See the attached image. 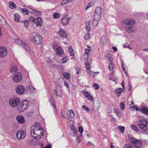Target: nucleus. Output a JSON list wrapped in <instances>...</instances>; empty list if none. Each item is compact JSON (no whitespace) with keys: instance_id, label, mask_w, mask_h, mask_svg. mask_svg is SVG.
<instances>
[{"instance_id":"1","label":"nucleus","mask_w":148,"mask_h":148,"mask_svg":"<svg viewBox=\"0 0 148 148\" xmlns=\"http://www.w3.org/2000/svg\"><path fill=\"white\" fill-rule=\"evenodd\" d=\"M44 131L40 123H36L31 130V134L32 136L36 139H40L43 136Z\"/></svg>"},{"instance_id":"2","label":"nucleus","mask_w":148,"mask_h":148,"mask_svg":"<svg viewBox=\"0 0 148 148\" xmlns=\"http://www.w3.org/2000/svg\"><path fill=\"white\" fill-rule=\"evenodd\" d=\"M31 41H32L35 44L38 45L42 43V38L41 36L37 33L33 32L30 35Z\"/></svg>"},{"instance_id":"3","label":"nucleus","mask_w":148,"mask_h":148,"mask_svg":"<svg viewBox=\"0 0 148 148\" xmlns=\"http://www.w3.org/2000/svg\"><path fill=\"white\" fill-rule=\"evenodd\" d=\"M137 124L141 131L144 132L148 131V121L144 119L140 120Z\"/></svg>"},{"instance_id":"4","label":"nucleus","mask_w":148,"mask_h":148,"mask_svg":"<svg viewBox=\"0 0 148 148\" xmlns=\"http://www.w3.org/2000/svg\"><path fill=\"white\" fill-rule=\"evenodd\" d=\"M29 102L27 99L23 100L21 103L17 106V110L19 112H23L28 107Z\"/></svg>"},{"instance_id":"5","label":"nucleus","mask_w":148,"mask_h":148,"mask_svg":"<svg viewBox=\"0 0 148 148\" xmlns=\"http://www.w3.org/2000/svg\"><path fill=\"white\" fill-rule=\"evenodd\" d=\"M20 100L18 98L14 97L10 98L9 101V103L11 106L15 107L20 104Z\"/></svg>"},{"instance_id":"6","label":"nucleus","mask_w":148,"mask_h":148,"mask_svg":"<svg viewBox=\"0 0 148 148\" xmlns=\"http://www.w3.org/2000/svg\"><path fill=\"white\" fill-rule=\"evenodd\" d=\"M131 144L134 148H140L142 145L141 141L139 140L132 137L130 139Z\"/></svg>"},{"instance_id":"7","label":"nucleus","mask_w":148,"mask_h":148,"mask_svg":"<svg viewBox=\"0 0 148 148\" xmlns=\"http://www.w3.org/2000/svg\"><path fill=\"white\" fill-rule=\"evenodd\" d=\"M53 48L55 50L56 54L60 56H63L64 53L63 50L58 45H53Z\"/></svg>"},{"instance_id":"8","label":"nucleus","mask_w":148,"mask_h":148,"mask_svg":"<svg viewBox=\"0 0 148 148\" xmlns=\"http://www.w3.org/2000/svg\"><path fill=\"white\" fill-rule=\"evenodd\" d=\"M22 78L21 74L19 72H17L14 73L13 79L16 82H19L22 80Z\"/></svg>"},{"instance_id":"9","label":"nucleus","mask_w":148,"mask_h":148,"mask_svg":"<svg viewBox=\"0 0 148 148\" xmlns=\"http://www.w3.org/2000/svg\"><path fill=\"white\" fill-rule=\"evenodd\" d=\"M26 135L25 131L24 130H20L16 134L17 138L19 140L24 138Z\"/></svg>"},{"instance_id":"10","label":"nucleus","mask_w":148,"mask_h":148,"mask_svg":"<svg viewBox=\"0 0 148 148\" xmlns=\"http://www.w3.org/2000/svg\"><path fill=\"white\" fill-rule=\"evenodd\" d=\"M101 9L100 7H97L96 8L94 15L95 17L97 19H99L101 13Z\"/></svg>"},{"instance_id":"11","label":"nucleus","mask_w":148,"mask_h":148,"mask_svg":"<svg viewBox=\"0 0 148 148\" xmlns=\"http://www.w3.org/2000/svg\"><path fill=\"white\" fill-rule=\"evenodd\" d=\"M16 89L17 93L19 95H21L24 92L25 88L23 86L18 85L16 87Z\"/></svg>"},{"instance_id":"12","label":"nucleus","mask_w":148,"mask_h":148,"mask_svg":"<svg viewBox=\"0 0 148 148\" xmlns=\"http://www.w3.org/2000/svg\"><path fill=\"white\" fill-rule=\"evenodd\" d=\"M7 54V50L4 47H0V58L5 57Z\"/></svg>"},{"instance_id":"13","label":"nucleus","mask_w":148,"mask_h":148,"mask_svg":"<svg viewBox=\"0 0 148 148\" xmlns=\"http://www.w3.org/2000/svg\"><path fill=\"white\" fill-rule=\"evenodd\" d=\"M58 34L61 37L66 38H67L68 34L66 31L63 29H60L58 32Z\"/></svg>"},{"instance_id":"14","label":"nucleus","mask_w":148,"mask_h":148,"mask_svg":"<svg viewBox=\"0 0 148 148\" xmlns=\"http://www.w3.org/2000/svg\"><path fill=\"white\" fill-rule=\"evenodd\" d=\"M123 23L127 25L134 24L135 23V21L132 19L129 18L125 19L123 21Z\"/></svg>"},{"instance_id":"15","label":"nucleus","mask_w":148,"mask_h":148,"mask_svg":"<svg viewBox=\"0 0 148 148\" xmlns=\"http://www.w3.org/2000/svg\"><path fill=\"white\" fill-rule=\"evenodd\" d=\"M71 19V18L65 15L62 20V24L64 25H67Z\"/></svg>"},{"instance_id":"16","label":"nucleus","mask_w":148,"mask_h":148,"mask_svg":"<svg viewBox=\"0 0 148 148\" xmlns=\"http://www.w3.org/2000/svg\"><path fill=\"white\" fill-rule=\"evenodd\" d=\"M17 121L21 124H23L25 122V119L21 115L18 116L16 117Z\"/></svg>"},{"instance_id":"17","label":"nucleus","mask_w":148,"mask_h":148,"mask_svg":"<svg viewBox=\"0 0 148 148\" xmlns=\"http://www.w3.org/2000/svg\"><path fill=\"white\" fill-rule=\"evenodd\" d=\"M36 25L37 27H40L42 25V21L41 18H37L36 20Z\"/></svg>"},{"instance_id":"18","label":"nucleus","mask_w":148,"mask_h":148,"mask_svg":"<svg viewBox=\"0 0 148 148\" xmlns=\"http://www.w3.org/2000/svg\"><path fill=\"white\" fill-rule=\"evenodd\" d=\"M84 95L86 97H87L88 100L92 101L93 99L92 97L88 92H84Z\"/></svg>"},{"instance_id":"19","label":"nucleus","mask_w":148,"mask_h":148,"mask_svg":"<svg viewBox=\"0 0 148 148\" xmlns=\"http://www.w3.org/2000/svg\"><path fill=\"white\" fill-rule=\"evenodd\" d=\"M91 22V21L90 20L88 22H87L86 23V29L87 31L88 32H90L91 30L90 25Z\"/></svg>"},{"instance_id":"20","label":"nucleus","mask_w":148,"mask_h":148,"mask_svg":"<svg viewBox=\"0 0 148 148\" xmlns=\"http://www.w3.org/2000/svg\"><path fill=\"white\" fill-rule=\"evenodd\" d=\"M14 42L16 44H17L22 47L23 43H24L23 41L18 38L14 39Z\"/></svg>"},{"instance_id":"21","label":"nucleus","mask_w":148,"mask_h":148,"mask_svg":"<svg viewBox=\"0 0 148 148\" xmlns=\"http://www.w3.org/2000/svg\"><path fill=\"white\" fill-rule=\"evenodd\" d=\"M114 110L118 118L119 119H120L121 117V114L119 110L115 108L114 109Z\"/></svg>"},{"instance_id":"22","label":"nucleus","mask_w":148,"mask_h":148,"mask_svg":"<svg viewBox=\"0 0 148 148\" xmlns=\"http://www.w3.org/2000/svg\"><path fill=\"white\" fill-rule=\"evenodd\" d=\"M22 47H23L27 51H30V49L29 47L25 42L22 45Z\"/></svg>"},{"instance_id":"23","label":"nucleus","mask_w":148,"mask_h":148,"mask_svg":"<svg viewBox=\"0 0 148 148\" xmlns=\"http://www.w3.org/2000/svg\"><path fill=\"white\" fill-rule=\"evenodd\" d=\"M122 89L121 88H119L115 90L114 92L116 94L117 96L119 97L120 96L121 93L122 92Z\"/></svg>"},{"instance_id":"24","label":"nucleus","mask_w":148,"mask_h":148,"mask_svg":"<svg viewBox=\"0 0 148 148\" xmlns=\"http://www.w3.org/2000/svg\"><path fill=\"white\" fill-rule=\"evenodd\" d=\"M141 112L145 114L148 115V108L145 107H143L141 110Z\"/></svg>"},{"instance_id":"25","label":"nucleus","mask_w":148,"mask_h":148,"mask_svg":"<svg viewBox=\"0 0 148 148\" xmlns=\"http://www.w3.org/2000/svg\"><path fill=\"white\" fill-rule=\"evenodd\" d=\"M21 13L24 15H27L28 12V10L25 9H20Z\"/></svg>"},{"instance_id":"26","label":"nucleus","mask_w":148,"mask_h":148,"mask_svg":"<svg viewBox=\"0 0 148 148\" xmlns=\"http://www.w3.org/2000/svg\"><path fill=\"white\" fill-rule=\"evenodd\" d=\"M14 19L15 21L16 22L19 21L20 17L19 15L17 13L14 14Z\"/></svg>"},{"instance_id":"27","label":"nucleus","mask_w":148,"mask_h":148,"mask_svg":"<svg viewBox=\"0 0 148 148\" xmlns=\"http://www.w3.org/2000/svg\"><path fill=\"white\" fill-rule=\"evenodd\" d=\"M99 19H97L95 17H94V20L92 23V26L94 27H95L98 24V21Z\"/></svg>"},{"instance_id":"28","label":"nucleus","mask_w":148,"mask_h":148,"mask_svg":"<svg viewBox=\"0 0 148 148\" xmlns=\"http://www.w3.org/2000/svg\"><path fill=\"white\" fill-rule=\"evenodd\" d=\"M17 71V68L16 66H14L12 68H11L10 71L12 73H17L16 72Z\"/></svg>"},{"instance_id":"29","label":"nucleus","mask_w":148,"mask_h":148,"mask_svg":"<svg viewBox=\"0 0 148 148\" xmlns=\"http://www.w3.org/2000/svg\"><path fill=\"white\" fill-rule=\"evenodd\" d=\"M101 41L102 44L104 45L106 43V39L104 36H103L101 38Z\"/></svg>"},{"instance_id":"30","label":"nucleus","mask_w":148,"mask_h":148,"mask_svg":"<svg viewBox=\"0 0 148 148\" xmlns=\"http://www.w3.org/2000/svg\"><path fill=\"white\" fill-rule=\"evenodd\" d=\"M9 7L11 9H14L16 8V4L12 2H10L9 3Z\"/></svg>"},{"instance_id":"31","label":"nucleus","mask_w":148,"mask_h":148,"mask_svg":"<svg viewBox=\"0 0 148 148\" xmlns=\"http://www.w3.org/2000/svg\"><path fill=\"white\" fill-rule=\"evenodd\" d=\"M64 77L66 79H69L70 78V76L68 73H64L63 74Z\"/></svg>"},{"instance_id":"32","label":"nucleus","mask_w":148,"mask_h":148,"mask_svg":"<svg viewBox=\"0 0 148 148\" xmlns=\"http://www.w3.org/2000/svg\"><path fill=\"white\" fill-rule=\"evenodd\" d=\"M131 128L133 130H134L136 131L137 132L138 131V127L134 124H132L130 125Z\"/></svg>"},{"instance_id":"33","label":"nucleus","mask_w":148,"mask_h":148,"mask_svg":"<svg viewBox=\"0 0 148 148\" xmlns=\"http://www.w3.org/2000/svg\"><path fill=\"white\" fill-rule=\"evenodd\" d=\"M127 31L128 32H134V30L133 29V27L131 26H128L126 28Z\"/></svg>"},{"instance_id":"34","label":"nucleus","mask_w":148,"mask_h":148,"mask_svg":"<svg viewBox=\"0 0 148 148\" xmlns=\"http://www.w3.org/2000/svg\"><path fill=\"white\" fill-rule=\"evenodd\" d=\"M60 15L59 13H54L53 14L54 18L56 19L58 18H60Z\"/></svg>"},{"instance_id":"35","label":"nucleus","mask_w":148,"mask_h":148,"mask_svg":"<svg viewBox=\"0 0 148 148\" xmlns=\"http://www.w3.org/2000/svg\"><path fill=\"white\" fill-rule=\"evenodd\" d=\"M54 98L52 96L51 97V99H50V102L51 104V105H53V106L55 108H56L54 104Z\"/></svg>"},{"instance_id":"36","label":"nucleus","mask_w":148,"mask_h":148,"mask_svg":"<svg viewBox=\"0 0 148 148\" xmlns=\"http://www.w3.org/2000/svg\"><path fill=\"white\" fill-rule=\"evenodd\" d=\"M120 107L121 110H123L125 108V105L123 102H121L120 104Z\"/></svg>"},{"instance_id":"37","label":"nucleus","mask_w":148,"mask_h":148,"mask_svg":"<svg viewBox=\"0 0 148 148\" xmlns=\"http://www.w3.org/2000/svg\"><path fill=\"white\" fill-rule=\"evenodd\" d=\"M69 112L70 113V116L72 118H73L75 116V114L73 112L72 110H69Z\"/></svg>"},{"instance_id":"38","label":"nucleus","mask_w":148,"mask_h":148,"mask_svg":"<svg viewBox=\"0 0 148 148\" xmlns=\"http://www.w3.org/2000/svg\"><path fill=\"white\" fill-rule=\"evenodd\" d=\"M29 89L31 91H32V92H34V93H35L36 92V89L34 88L32 86H30L29 87Z\"/></svg>"},{"instance_id":"39","label":"nucleus","mask_w":148,"mask_h":148,"mask_svg":"<svg viewBox=\"0 0 148 148\" xmlns=\"http://www.w3.org/2000/svg\"><path fill=\"white\" fill-rule=\"evenodd\" d=\"M119 129L120 130V131L122 133H123L125 131V127H122L121 126H119L118 127Z\"/></svg>"},{"instance_id":"40","label":"nucleus","mask_w":148,"mask_h":148,"mask_svg":"<svg viewBox=\"0 0 148 148\" xmlns=\"http://www.w3.org/2000/svg\"><path fill=\"white\" fill-rule=\"evenodd\" d=\"M123 148H133L132 145L129 144H127L125 145L124 146Z\"/></svg>"},{"instance_id":"41","label":"nucleus","mask_w":148,"mask_h":148,"mask_svg":"<svg viewBox=\"0 0 148 148\" xmlns=\"http://www.w3.org/2000/svg\"><path fill=\"white\" fill-rule=\"evenodd\" d=\"M41 14V12L40 11L36 10H35V12L34 14L37 16L40 15Z\"/></svg>"},{"instance_id":"42","label":"nucleus","mask_w":148,"mask_h":148,"mask_svg":"<svg viewBox=\"0 0 148 148\" xmlns=\"http://www.w3.org/2000/svg\"><path fill=\"white\" fill-rule=\"evenodd\" d=\"M23 22L26 28H27L28 27V21L27 20H25L23 21Z\"/></svg>"},{"instance_id":"43","label":"nucleus","mask_w":148,"mask_h":148,"mask_svg":"<svg viewBox=\"0 0 148 148\" xmlns=\"http://www.w3.org/2000/svg\"><path fill=\"white\" fill-rule=\"evenodd\" d=\"M69 3L67 0H63L61 3V4L62 5H64Z\"/></svg>"},{"instance_id":"44","label":"nucleus","mask_w":148,"mask_h":148,"mask_svg":"<svg viewBox=\"0 0 148 148\" xmlns=\"http://www.w3.org/2000/svg\"><path fill=\"white\" fill-rule=\"evenodd\" d=\"M93 4L92 3H89L87 5L85 9V10H86L88 9L93 6Z\"/></svg>"},{"instance_id":"45","label":"nucleus","mask_w":148,"mask_h":148,"mask_svg":"<svg viewBox=\"0 0 148 148\" xmlns=\"http://www.w3.org/2000/svg\"><path fill=\"white\" fill-rule=\"evenodd\" d=\"M93 88L95 89H98L99 88V85L97 84L94 83L93 85Z\"/></svg>"},{"instance_id":"46","label":"nucleus","mask_w":148,"mask_h":148,"mask_svg":"<svg viewBox=\"0 0 148 148\" xmlns=\"http://www.w3.org/2000/svg\"><path fill=\"white\" fill-rule=\"evenodd\" d=\"M71 131L74 132H77V131L76 128H75V127L74 125H73L71 126Z\"/></svg>"},{"instance_id":"47","label":"nucleus","mask_w":148,"mask_h":148,"mask_svg":"<svg viewBox=\"0 0 148 148\" xmlns=\"http://www.w3.org/2000/svg\"><path fill=\"white\" fill-rule=\"evenodd\" d=\"M36 21L35 18L32 16H31L29 18V21L31 22H34Z\"/></svg>"},{"instance_id":"48","label":"nucleus","mask_w":148,"mask_h":148,"mask_svg":"<svg viewBox=\"0 0 148 148\" xmlns=\"http://www.w3.org/2000/svg\"><path fill=\"white\" fill-rule=\"evenodd\" d=\"M90 34L89 33L85 35L84 37V38L85 40H88L90 38Z\"/></svg>"},{"instance_id":"49","label":"nucleus","mask_w":148,"mask_h":148,"mask_svg":"<svg viewBox=\"0 0 148 148\" xmlns=\"http://www.w3.org/2000/svg\"><path fill=\"white\" fill-rule=\"evenodd\" d=\"M83 109L85 110L87 112L88 111H89V109L86 106L83 105L82 107Z\"/></svg>"},{"instance_id":"50","label":"nucleus","mask_w":148,"mask_h":148,"mask_svg":"<svg viewBox=\"0 0 148 148\" xmlns=\"http://www.w3.org/2000/svg\"><path fill=\"white\" fill-rule=\"evenodd\" d=\"M88 57V54L84 53L83 56V58L85 60Z\"/></svg>"},{"instance_id":"51","label":"nucleus","mask_w":148,"mask_h":148,"mask_svg":"<svg viewBox=\"0 0 148 148\" xmlns=\"http://www.w3.org/2000/svg\"><path fill=\"white\" fill-rule=\"evenodd\" d=\"M112 111V108L110 107H108L107 109V111L109 113H110Z\"/></svg>"},{"instance_id":"52","label":"nucleus","mask_w":148,"mask_h":148,"mask_svg":"<svg viewBox=\"0 0 148 148\" xmlns=\"http://www.w3.org/2000/svg\"><path fill=\"white\" fill-rule=\"evenodd\" d=\"M108 69L110 71H111L113 69L112 65V63L109 64Z\"/></svg>"},{"instance_id":"53","label":"nucleus","mask_w":148,"mask_h":148,"mask_svg":"<svg viewBox=\"0 0 148 148\" xmlns=\"http://www.w3.org/2000/svg\"><path fill=\"white\" fill-rule=\"evenodd\" d=\"M83 131V129L82 127H80L79 128V132L81 134H82Z\"/></svg>"},{"instance_id":"54","label":"nucleus","mask_w":148,"mask_h":148,"mask_svg":"<svg viewBox=\"0 0 148 148\" xmlns=\"http://www.w3.org/2000/svg\"><path fill=\"white\" fill-rule=\"evenodd\" d=\"M66 61V59L65 57L63 58L61 60V62L63 63H64Z\"/></svg>"},{"instance_id":"55","label":"nucleus","mask_w":148,"mask_h":148,"mask_svg":"<svg viewBox=\"0 0 148 148\" xmlns=\"http://www.w3.org/2000/svg\"><path fill=\"white\" fill-rule=\"evenodd\" d=\"M90 51V49H85V53L88 54V53Z\"/></svg>"},{"instance_id":"56","label":"nucleus","mask_w":148,"mask_h":148,"mask_svg":"<svg viewBox=\"0 0 148 148\" xmlns=\"http://www.w3.org/2000/svg\"><path fill=\"white\" fill-rule=\"evenodd\" d=\"M71 133H70V135L71 136L74 137L75 136V135H76V133L77 132H74L73 131H71Z\"/></svg>"},{"instance_id":"57","label":"nucleus","mask_w":148,"mask_h":148,"mask_svg":"<svg viewBox=\"0 0 148 148\" xmlns=\"http://www.w3.org/2000/svg\"><path fill=\"white\" fill-rule=\"evenodd\" d=\"M90 73V75L92 77H94V73L95 72L92 71H90L89 72Z\"/></svg>"},{"instance_id":"58","label":"nucleus","mask_w":148,"mask_h":148,"mask_svg":"<svg viewBox=\"0 0 148 148\" xmlns=\"http://www.w3.org/2000/svg\"><path fill=\"white\" fill-rule=\"evenodd\" d=\"M85 64L86 65V69L88 70L89 68V63H86Z\"/></svg>"},{"instance_id":"59","label":"nucleus","mask_w":148,"mask_h":148,"mask_svg":"<svg viewBox=\"0 0 148 148\" xmlns=\"http://www.w3.org/2000/svg\"><path fill=\"white\" fill-rule=\"evenodd\" d=\"M112 48L113 49L114 51L115 52L116 51H118L116 47H112Z\"/></svg>"},{"instance_id":"60","label":"nucleus","mask_w":148,"mask_h":148,"mask_svg":"<svg viewBox=\"0 0 148 148\" xmlns=\"http://www.w3.org/2000/svg\"><path fill=\"white\" fill-rule=\"evenodd\" d=\"M36 10L32 9H30V10L29 11V12H31V13H33L34 14V13L35 12Z\"/></svg>"},{"instance_id":"61","label":"nucleus","mask_w":148,"mask_h":148,"mask_svg":"<svg viewBox=\"0 0 148 148\" xmlns=\"http://www.w3.org/2000/svg\"><path fill=\"white\" fill-rule=\"evenodd\" d=\"M64 85L67 88H69V85L67 83H66V82L64 81Z\"/></svg>"},{"instance_id":"62","label":"nucleus","mask_w":148,"mask_h":148,"mask_svg":"<svg viewBox=\"0 0 148 148\" xmlns=\"http://www.w3.org/2000/svg\"><path fill=\"white\" fill-rule=\"evenodd\" d=\"M73 50L72 49V48L71 47H70L69 48V52L71 51H73Z\"/></svg>"},{"instance_id":"63","label":"nucleus","mask_w":148,"mask_h":148,"mask_svg":"<svg viewBox=\"0 0 148 148\" xmlns=\"http://www.w3.org/2000/svg\"><path fill=\"white\" fill-rule=\"evenodd\" d=\"M123 47L125 48H127V47H129V45L127 44H126V45H123Z\"/></svg>"},{"instance_id":"64","label":"nucleus","mask_w":148,"mask_h":148,"mask_svg":"<svg viewBox=\"0 0 148 148\" xmlns=\"http://www.w3.org/2000/svg\"><path fill=\"white\" fill-rule=\"evenodd\" d=\"M71 56H73L74 55V53H73V51H71L69 52Z\"/></svg>"}]
</instances>
